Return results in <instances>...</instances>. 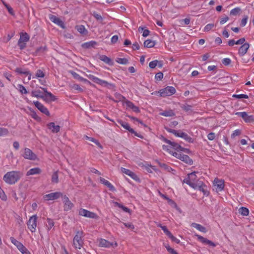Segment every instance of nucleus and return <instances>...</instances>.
Segmentation results:
<instances>
[{"label":"nucleus","instance_id":"obj_46","mask_svg":"<svg viewBox=\"0 0 254 254\" xmlns=\"http://www.w3.org/2000/svg\"><path fill=\"white\" fill-rule=\"evenodd\" d=\"M159 227H160L162 230L163 231L164 233L169 237L171 233L167 229V227L165 226H162L161 224H159L158 225Z\"/></svg>","mask_w":254,"mask_h":254},{"label":"nucleus","instance_id":"obj_30","mask_svg":"<svg viewBox=\"0 0 254 254\" xmlns=\"http://www.w3.org/2000/svg\"><path fill=\"white\" fill-rule=\"evenodd\" d=\"M40 88L45 93V96L46 97H48L49 98H50L51 101H54L56 100V97L54 95H53L52 93L48 92L47 91V88L41 87H40Z\"/></svg>","mask_w":254,"mask_h":254},{"label":"nucleus","instance_id":"obj_38","mask_svg":"<svg viewBox=\"0 0 254 254\" xmlns=\"http://www.w3.org/2000/svg\"><path fill=\"white\" fill-rule=\"evenodd\" d=\"M16 89L21 94H26L28 93V91L25 87L22 84H18Z\"/></svg>","mask_w":254,"mask_h":254},{"label":"nucleus","instance_id":"obj_41","mask_svg":"<svg viewBox=\"0 0 254 254\" xmlns=\"http://www.w3.org/2000/svg\"><path fill=\"white\" fill-rule=\"evenodd\" d=\"M52 182L57 184L59 182V176L58 171L55 172L52 176Z\"/></svg>","mask_w":254,"mask_h":254},{"label":"nucleus","instance_id":"obj_21","mask_svg":"<svg viewBox=\"0 0 254 254\" xmlns=\"http://www.w3.org/2000/svg\"><path fill=\"white\" fill-rule=\"evenodd\" d=\"M195 236L197 238L198 240L203 244L208 245L213 247H215L216 246L214 243L201 236L199 235H195Z\"/></svg>","mask_w":254,"mask_h":254},{"label":"nucleus","instance_id":"obj_33","mask_svg":"<svg viewBox=\"0 0 254 254\" xmlns=\"http://www.w3.org/2000/svg\"><path fill=\"white\" fill-rule=\"evenodd\" d=\"M158 66L159 67L161 68L162 66V64L158 60H154L151 61L149 64V66L151 68H154L156 66Z\"/></svg>","mask_w":254,"mask_h":254},{"label":"nucleus","instance_id":"obj_54","mask_svg":"<svg viewBox=\"0 0 254 254\" xmlns=\"http://www.w3.org/2000/svg\"><path fill=\"white\" fill-rule=\"evenodd\" d=\"M163 74L161 72L157 73L155 75V79L157 80H160L163 78Z\"/></svg>","mask_w":254,"mask_h":254},{"label":"nucleus","instance_id":"obj_1","mask_svg":"<svg viewBox=\"0 0 254 254\" xmlns=\"http://www.w3.org/2000/svg\"><path fill=\"white\" fill-rule=\"evenodd\" d=\"M196 173V172H193L189 174L188 177L184 179V183L194 190L202 191L204 195H208L209 192L207 190V186L202 181L197 179Z\"/></svg>","mask_w":254,"mask_h":254},{"label":"nucleus","instance_id":"obj_18","mask_svg":"<svg viewBox=\"0 0 254 254\" xmlns=\"http://www.w3.org/2000/svg\"><path fill=\"white\" fill-rule=\"evenodd\" d=\"M89 78L92 80L94 82L99 84L102 86H107L108 85V83L107 81L105 80H102L98 77H97L93 75H89L88 76Z\"/></svg>","mask_w":254,"mask_h":254},{"label":"nucleus","instance_id":"obj_15","mask_svg":"<svg viewBox=\"0 0 254 254\" xmlns=\"http://www.w3.org/2000/svg\"><path fill=\"white\" fill-rule=\"evenodd\" d=\"M99 242V246L101 247H105V248H110L111 247H116L118 246V244L116 242L111 243L108 241L104 239H100L98 240Z\"/></svg>","mask_w":254,"mask_h":254},{"label":"nucleus","instance_id":"obj_8","mask_svg":"<svg viewBox=\"0 0 254 254\" xmlns=\"http://www.w3.org/2000/svg\"><path fill=\"white\" fill-rule=\"evenodd\" d=\"M176 92V89L173 86H168L160 89L158 93L161 97L170 96L174 94Z\"/></svg>","mask_w":254,"mask_h":254},{"label":"nucleus","instance_id":"obj_42","mask_svg":"<svg viewBox=\"0 0 254 254\" xmlns=\"http://www.w3.org/2000/svg\"><path fill=\"white\" fill-rule=\"evenodd\" d=\"M239 212L243 216H248L249 213V211L248 208L242 207L240 208Z\"/></svg>","mask_w":254,"mask_h":254},{"label":"nucleus","instance_id":"obj_56","mask_svg":"<svg viewBox=\"0 0 254 254\" xmlns=\"http://www.w3.org/2000/svg\"><path fill=\"white\" fill-rule=\"evenodd\" d=\"M170 239H171V240L173 242H175V243H176L177 244H179L180 243V241L177 239V238L175 237L172 234V233L171 234V235L168 237Z\"/></svg>","mask_w":254,"mask_h":254},{"label":"nucleus","instance_id":"obj_40","mask_svg":"<svg viewBox=\"0 0 254 254\" xmlns=\"http://www.w3.org/2000/svg\"><path fill=\"white\" fill-rule=\"evenodd\" d=\"M159 115L165 117H172L175 116V114L172 110L165 111L163 112H160Z\"/></svg>","mask_w":254,"mask_h":254},{"label":"nucleus","instance_id":"obj_49","mask_svg":"<svg viewBox=\"0 0 254 254\" xmlns=\"http://www.w3.org/2000/svg\"><path fill=\"white\" fill-rule=\"evenodd\" d=\"M0 198L3 201L7 200V196L3 190L0 187Z\"/></svg>","mask_w":254,"mask_h":254},{"label":"nucleus","instance_id":"obj_50","mask_svg":"<svg viewBox=\"0 0 254 254\" xmlns=\"http://www.w3.org/2000/svg\"><path fill=\"white\" fill-rule=\"evenodd\" d=\"M77 31L81 34H84L85 28L83 25H79L76 27Z\"/></svg>","mask_w":254,"mask_h":254},{"label":"nucleus","instance_id":"obj_23","mask_svg":"<svg viewBox=\"0 0 254 254\" xmlns=\"http://www.w3.org/2000/svg\"><path fill=\"white\" fill-rule=\"evenodd\" d=\"M50 20L54 22V23L57 24L58 25L64 27V23L58 17L54 15H50L49 16Z\"/></svg>","mask_w":254,"mask_h":254},{"label":"nucleus","instance_id":"obj_43","mask_svg":"<svg viewBox=\"0 0 254 254\" xmlns=\"http://www.w3.org/2000/svg\"><path fill=\"white\" fill-rule=\"evenodd\" d=\"M115 204L116 206H118L119 208L122 209L125 212H127V213L130 212V209L129 208H128L127 207H126V206H124L123 205H122L118 202H115Z\"/></svg>","mask_w":254,"mask_h":254},{"label":"nucleus","instance_id":"obj_6","mask_svg":"<svg viewBox=\"0 0 254 254\" xmlns=\"http://www.w3.org/2000/svg\"><path fill=\"white\" fill-rule=\"evenodd\" d=\"M37 216L36 215H33L30 216L27 221L26 224L28 229L31 233H34L36 231Z\"/></svg>","mask_w":254,"mask_h":254},{"label":"nucleus","instance_id":"obj_3","mask_svg":"<svg viewBox=\"0 0 254 254\" xmlns=\"http://www.w3.org/2000/svg\"><path fill=\"white\" fill-rule=\"evenodd\" d=\"M23 176L20 171H12L7 172L3 176L4 181L8 185H14Z\"/></svg>","mask_w":254,"mask_h":254},{"label":"nucleus","instance_id":"obj_17","mask_svg":"<svg viewBox=\"0 0 254 254\" xmlns=\"http://www.w3.org/2000/svg\"><path fill=\"white\" fill-rule=\"evenodd\" d=\"M118 122L122 127H123L126 130H127L132 133H134V135L136 136H139V135H138L137 132H136L133 129L130 127L129 124L127 123H126L121 120H118Z\"/></svg>","mask_w":254,"mask_h":254},{"label":"nucleus","instance_id":"obj_9","mask_svg":"<svg viewBox=\"0 0 254 254\" xmlns=\"http://www.w3.org/2000/svg\"><path fill=\"white\" fill-rule=\"evenodd\" d=\"M20 35V37L18 41V45L20 49L22 50L25 48L26 43L29 40L30 37L26 32L21 33Z\"/></svg>","mask_w":254,"mask_h":254},{"label":"nucleus","instance_id":"obj_26","mask_svg":"<svg viewBox=\"0 0 254 254\" xmlns=\"http://www.w3.org/2000/svg\"><path fill=\"white\" fill-rule=\"evenodd\" d=\"M15 72L19 74H23L26 76H28V80L29 81L31 79V73L30 71H27L25 69H22V68L18 67L15 70Z\"/></svg>","mask_w":254,"mask_h":254},{"label":"nucleus","instance_id":"obj_10","mask_svg":"<svg viewBox=\"0 0 254 254\" xmlns=\"http://www.w3.org/2000/svg\"><path fill=\"white\" fill-rule=\"evenodd\" d=\"M22 155L25 159L29 160L34 161L37 158V155L28 148H25L23 149Z\"/></svg>","mask_w":254,"mask_h":254},{"label":"nucleus","instance_id":"obj_48","mask_svg":"<svg viewBox=\"0 0 254 254\" xmlns=\"http://www.w3.org/2000/svg\"><path fill=\"white\" fill-rule=\"evenodd\" d=\"M214 26L215 25L213 23L208 24L204 27L203 31L204 32H208L212 30L214 27Z\"/></svg>","mask_w":254,"mask_h":254},{"label":"nucleus","instance_id":"obj_4","mask_svg":"<svg viewBox=\"0 0 254 254\" xmlns=\"http://www.w3.org/2000/svg\"><path fill=\"white\" fill-rule=\"evenodd\" d=\"M163 141L167 143V145H163L162 148L164 151L172 154L173 156L178 150H182V147L178 143L172 142L164 137L163 138Z\"/></svg>","mask_w":254,"mask_h":254},{"label":"nucleus","instance_id":"obj_60","mask_svg":"<svg viewBox=\"0 0 254 254\" xmlns=\"http://www.w3.org/2000/svg\"><path fill=\"white\" fill-rule=\"evenodd\" d=\"M207 138L209 140H213L215 138V134L214 132H210L207 135Z\"/></svg>","mask_w":254,"mask_h":254},{"label":"nucleus","instance_id":"obj_58","mask_svg":"<svg viewBox=\"0 0 254 254\" xmlns=\"http://www.w3.org/2000/svg\"><path fill=\"white\" fill-rule=\"evenodd\" d=\"M248 19V17L246 16L242 19L241 24H240L241 26L244 27L246 25V24L247 23Z\"/></svg>","mask_w":254,"mask_h":254},{"label":"nucleus","instance_id":"obj_53","mask_svg":"<svg viewBox=\"0 0 254 254\" xmlns=\"http://www.w3.org/2000/svg\"><path fill=\"white\" fill-rule=\"evenodd\" d=\"M241 131L240 129H236L231 134V137L234 138L235 137L237 136H239L241 134Z\"/></svg>","mask_w":254,"mask_h":254},{"label":"nucleus","instance_id":"obj_32","mask_svg":"<svg viewBox=\"0 0 254 254\" xmlns=\"http://www.w3.org/2000/svg\"><path fill=\"white\" fill-rule=\"evenodd\" d=\"M97 45V42L94 41H91L88 42L84 43L82 44V47L84 49H89L94 47Z\"/></svg>","mask_w":254,"mask_h":254},{"label":"nucleus","instance_id":"obj_25","mask_svg":"<svg viewBox=\"0 0 254 254\" xmlns=\"http://www.w3.org/2000/svg\"><path fill=\"white\" fill-rule=\"evenodd\" d=\"M100 181L101 183L104 184L107 187L109 188L110 190L114 191L116 190V189L114 186L108 181L106 180L103 178H100Z\"/></svg>","mask_w":254,"mask_h":254},{"label":"nucleus","instance_id":"obj_20","mask_svg":"<svg viewBox=\"0 0 254 254\" xmlns=\"http://www.w3.org/2000/svg\"><path fill=\"white\" fill-rule=\"evenodd\" d=\"M250 48V44L248 43H245L243 44L238 50V54L240 56H244Z\"/></svg>","mask_w":254,"mask_h":254},{"label":"nucleus","instance_id":"obj_28","mask_svg":"<svg viewBox=\"0 0 254 254\" xmlns=\"http://www.w3.org/2000/svg\"><path fill=\"white\" fill-rule=\"evenodd\" d=\"M47 126L48 128L51 129L53 133H57L60 131V126L56 125L54 123H50L48 124Z\"/></svg>","mask_w":254,"mask_h":254},{"label":"nucleus","instance_id":"obj_31","mask_svg":"<svg viewBox=\"0 0 254 254\" xmlns=\"http://www.w3.org/2000/svg\"><path fill=\"white\" fill-rule=\"evenodd\" d=\"M191 226L201 232L206 233L207 232L205 227H204V226H202L199 224L192 223L191 224Z\"/></svg>","mask_w":254,"mask_h":254},{"label":"nucleus","instance_id":"obj_36","mask_svg":"<svg viewBox=\"0 0 254 254\" xmlns=\"http://www.w3.org/2000/svg\"><path fill=\"white\" fill-rule=\"evenodd\" d=\"M100 59L103 61L106 64H107L109 65H112L113 62L111 60V59L109 58H108L107 56L105 55H102L100 56Z\"/></svg>","mask_w":254,"mask_h":254},{"label":"nucleus","instance_id":"obj_45","mask_svg":"<svg viewBox=\"0 0 254 254\" xmlns=\"http://www.w3.org/2000/svg\"><path fill=\"white\" fill-rule=\"evenodd\" d=\"M8 133L9 131L7 128L0 127V136H6Z\"/></svg>","mask_w":254,"mask_h":254},{"label":"nucleus","instance_id":"obj_2","mask_svg":"<svg viewBox=\"0 0 254 254\" xmlns=\"http://www.w3.org/2000/svg\"><path fill=\"white\" fill-rule=\"evenodd\" d=\"M84 233L82 230H78L76 232V234L73 237L72 241V246L75 250V253L77 254H83L80 250L82 251L83 254H86L83 248L84 245Z\"/></svg>","mask_w":254,"mask_h":254},{"label":"nucleus","instance_id":"obj_13","mask_svg":"<svg viewBox=\"0 0 254 254\" xmlns=\"http://www.w3.org/2000/svg\"><path fill=\"white\" fill-rule=\"evenodd\" d=\"M62 197V201L64 204V211H67L71 210L74 206L73 203L69 200L68 197L64 195Z\"/></svg>","mask_w":254,"mask_h":254},{"label":"nucleus","instance_id":"obj_29","mask_svg":"<svg viewBox=\"0 0 254 254\" xmlns=\"http://www.w3.org/2000/svg\"><path fill=\"white\" fill-rule=\"evenodd\" d=\"M31 96L34 97H36L37 98H43L44 96L43 94V92L40 90L39 89L33 90L31 92Z\"/></svg>","mask_w":254,"mask_h":254},{"label":"nucleus","instance_id":"obj_51","mask_svg":"<svg viewBox=\"0 0 254 254\" xmlns=\"http://www.w3.org/2000/svg\"><path fill=\"white\" fill-rule=\"evenodd\" d=\"M10 240L11 242L16 247L18 246L19 244H20L21 242L16 240L14 238L11 237L10 238Z\"/></svg>","mask_w":254,"mask_h":254},{"label":"nucleus","instance_id":"obj_59","mask_svg":"<svg viewBox=\"0 0 254 254\" xmlns=\"http://www.w3.org/2000/svg\"><path fill=\"white\" fill-rule=\"evenodd\" d=\"M22 254H28V253H29V251L28 250V249L24 246H23V248L20 249V250H19Z\"/></svg>","mask_w":254,"mask_h":254},{"label":"nucleus","instance_id":"obj_27","mask_svg":"<svg viewBox=\"0 0 254 254\" xmlns=\"http://www.w3.org/2000/svg\"><path fill=\"white\" fill-rule=\"evenodd\" d=\"M42 171L39 167H35L30 169L26 173V176H29L30 175H38L41 174Z\"/></svg>","mask_w":254,"mask_h":254},{"label":"nucleus","instance_id":"obj_16","mask_svg":"<svg viewBox=\"0 0 254 254\" xmlns=\"http://www.w3.org/2000/svg\"><path fill=\"white\" fill-rule=\"evenodd\" d=\"M33 104L35 105V106L37 108V109L40 111L43 114H45L48 116H49L50 115V112L48 111V109L45 107L42 103H41L40 102L36 101H34Z\"/></svg>","mask_w":254,"mask_h":254},{"label":"nucleus","instance_id":"obj_62","mask_svg":"<svg viewBox=\"0 0 254 254\" xmlns=\"http://www.w3.org/2000/svg\"><path fill=\"white\" fill-rule=\"evenodd\" d=\"M231 60L229 58H225L222 61V63L225 65H227L230 64L231 63Z\"/></svg>","mask_w":254,"mask_h":254},{"label":"nucleus","instance_id":"obj_11","mask_svg":"<svg viewBox=\"0 0 254 254\" xmlns=\"http://www.w3.org/2000/svg\"><path fill=\"white\" fill-rule=\"evenodd\" d=\"M78 213L79 215L89 218L97 219L98 218V215L95 213L83 208H80L79 210Z\"/></svg>","mask_w":254,"mask_h":254},{"label":"nucleus","instance_id":"obj_57","mask_svg":"<svg viewBox=\"0 0 254 254\" xmlns=\"http://www.w3.org/2000/svg\"><path fill=\"white\" fill-rule=\"evenodd\" d=\"M245 38H242L238 40L237 41H235V43L237 45H243L244 43H245Z\"/></svg>","mask_w":254,"mask_h":254},{"label":"nucleus","instance_id":"obj_44","mask_svg":"<svg viewBox=\"0 0 254 254\" xmlns=\"http://www.w3.org/2000/svg\"><path fill=\"white\" fill-rule=\"evenodd\" d=\"M116 62L121 64H127L128 61V60L126 58H117L116 60Z\"/></svg>","mask_w":254,"mask_h":254},{"label":"nucleus","instance_id":"obj_5","mask_svg":"<svg viewBox=\"0 0 254 254\" xmlns=\"http://www.w3.org/2000/svg\"><path fill=\"white\" fill-rule=\"evenodd\" d=\"M166 129L168 132L173 133L177 137L182 138L189 142L192 143L193 142V138L185 132H184L181 130H176L175 129H171L169 128H166Z\"/></svg>","mask_w":254,"mask_h":254},{"label":"nucleus","instance_id":"obj_7","mask_svg":"<svg viewBox=\"0 0 254 254\" xmlns=\"http://www.w3.org/2000/svg\"><path fill=\"white\" fill-rule=\"evenodd\" d=\"M181 149L182 150H178L177 152L175 153L174 156H175L178 159H179L180 160H181V161H183L184 162L187 164H192L193 161L192 159H190L188 155L182 153L180 152V151H183L184 150V148L182 147V149Z\"/></svg>","mask_w":254,"mask_h":254},{"label":"nucleus","instance_id":"obj_64","mask_svg":"<svg viewBox=\"0 0 254 254\" xmlns=\"http://www.w3.org/2000/svg\"><path fill=\"white\" fill-rule=\"evenodd\" d=\"M183 109L187 111V112H189V111H191V108H192V107L190 105H185L183 107Z\"/></svg>","mask_w":254,"mask_h":254},{"label":"nucleus","instance_id":"obj_55","mask_svg":"<svg viewBox=\"0 0 254 254\" xmlns=\"http://www.w3.org/2000/svg\"><path fill=\"white\" fill-rule=\"evenodd\" d=\"M170 239H171V240L173 242H175V243H176L177 244H179L180 243V241L177 239V238L175 237L172 234V233L171 234V235L168 237Z\"/></svg>","mask_w":254,"mask_h":254},{"label":"nucleus","instance_id":"obj_14","mask_svg":"<svg viewBox=\"0 0 254 254\" xmlns=\"http://www.w3.org/2000/svg\"><path fill=\"white\" fill-rule=\"evenodd\" d=\"M63 196V193L61 192H52L43 196L45 200H54Z\"/></svg>","mask_w":254,"mask_h":254},{"label":"nucleus","instance_id":"obj_63","mask_svg":"<svg viewBox=\"0 0 254 254\" xmlns=\"http://www.w3.org/2000/svg\"><path fill=\"white\" fill-rule=\"evenodd\" d=\"M228 20H229V17L228 16L223 17L220 19V23L221 24H223L225 22H226Z\"/></svg>","mask_w":254,"mask_h":254},{"label":"nucleus","instance_id":"obj_19","mask_svg":"<svg viewBox=\"0 0 254 254\" xmlns=\"http://www.w3.org/2000/svg\"><path fill=\"white\" fill-rule=\"evenodd\" d=\"M121 170L123 173L128 175V176L131 177L134 180H135V181L139 180V178L137 176V175L135 173H134L133 172L130 171V170L127 169L123 168V167H122L121 168Z\"/></svg>","mask_w":254,"mask_h":254},{"label":"nucleus","instance_id":"obj_22","mask_svg":"<svg viewBox=\"0 0 254 254\" xmlns=\"http://www.w3.org/2000/svg\"><path fill=\"white\" fill-rule=\"evenodd\" d=\"M45 73L41 69H38L35 74V76H33L32 78L39 79V82L42 84L44 85L45 83V81L41 80L40 78H44L45 77Z\"/></svg>","mask_w":254,"mask_h":254},{"label":"nucleus","instance_id":"obj_52","mask_svg":"<svg viewBox=\"0 0 254 254\" xmlns=\"http://www.w3.org/2000/svg\"><path fill=\"white\" fill-rule=\"evenodd\" d=\"M240 10L241 9L239 7H236L231 10L230 14L232 15H236L240 11Z\"/></svg>","mask_w":254,"mask_h":254},{"label":"nucleus","instance_id":"obj_35","mask_svg":"<svg viewBox=\"0 0 254 254\" xmlns=\"http://www.w3.org/2000/svg\"><path fill=\"white\" fill-rule=\"evenodd\" d=\"M71 74L75 79H76L80 81H83L84 82H89V81H88L87 79L80 76L78 73L75 72H72Z\"/></svg>","mask_w":254,"mask_h":254},{"label":"nucleus","instance_id":"obj_12","mask_svg":"<svg viewBox=\"0 0 254 254\" xmlns=\"http://www.w3.org/2000/svg\"><path fill=\"white\" fill-rule=\"evenodd\" d=\"M213 185L216 192H218L219 191H221L224 189V180L216 178L213 181Z\"/></svg>","mask_w":254,"mask_h":254},{"label":"nucleus","instance_id":"obj_34","mask_svg":"<svg viewBox=\"0 0 254 254\" xmlns=\"http://www.w3.org/2000/svg\"><path fill=\"white\" fill-rule=\"evenodd\" d=\"M243 119L247 123L254 122V116L253 115H249L247 112L243 118Z\"/></svg>","mask_w":254,"mask_h":254},{"label":"nucleus","instance_id":"obj_61","mask_svg":"<svg viewBox=\"0 0 254 254\" xmlns=\"http://www.w3.org/2000/svg\"><path fill=\"white\" fill-rule=\"evenodd\" d=\"M124 225L125 227L128 228L131 230H133L134 229V225L131 223H124Z\"/></svg>","mask_w":254,"mask_h":254},{"label":"nucleus","instance_id":"obj_37","mask_svg":"<svg viewBox=\"0 0 254 254\" xmlns=\"http://www.w3.org/2000/svg\"><path fill=\"white\" fill-rule=\"evenodd\" d=\"M55 223L54 220L51 218L47 219L46 227L48 231H50L54 226Z\"/></svg>","mask_w":254,"mask_h":254},{"label":"nucleus","instance_id":"obj_24","mask_svg":"<svg viewBox=\"0 0 254 254\" xmlns=\"http://www.w3.org/2000/svg\"><path fill=\"white\" fill-rule=\"evenodd\" d=\"M126 106L132 110V111L135 113H139L140 110L139 108L136 106L132 102L126 100L125 102Z\"/></svg>","mask_w":254,"mask_h":254},{"label":"nucleus","instance_id":"obj_47","mask_svg":"<svg viewBox=\"0 0 254 254\" xmlns=\"http://www.w3.org/2000/svg\"><path fill=\"white\" fill-rule=\"evenodd\" d=\"M233 98L237 99H248L249 96L247 94H233L232 95Z\"/></svg>","mask_w":254,"mask_h":254},{"label":"nucleus","instance_id":"obj_39","mask_svg":"<svg viewBox=\"0 0 254 254\" xmlns=\"http://www.w3.org/2000/svg\"><path fill=\"white\" fill-rule=\"evenodd\" d=\"M155 44V43L154 41L150 39H148L144 41V46L146 48H152L154 46Z\"/></svg>","mask_w":254,"mask_h":254}]
</instances>
